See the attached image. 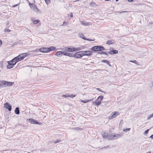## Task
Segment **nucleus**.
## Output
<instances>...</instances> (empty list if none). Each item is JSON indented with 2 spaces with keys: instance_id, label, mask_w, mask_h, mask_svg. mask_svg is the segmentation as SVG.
Listing matches in <instances>:
<instances>
[{
  "instance_id": "7c9ffc66",
  "label": "nucleus",
  "mask_w": 153,
  "mask_h": 153,
  "mask_svg": "<svg viewBox=\"0 0 153 153\" xmlns=\"http://www.w3.org/2000/svg\"><path fill=\"white\" fill-rule=\"evenodd\" d=\"M60 142V140H56V141H54L53 142L54 143H59V142Z\"/></svg>"
},
{
  "instance_id": "e433bc0d",
  "label": "nucleus",
  "mask_w": 153,
  "mask_h": 153,
  "mask_svg": "<svg viewBox=\"0 0 153 153\" xmlns=\"http://www.w3.org/2000/svg\"><path fill=\"white\" fill-rule=\"evenodd\" d=\"M45 0V1L46 2V3L47 4H48L49 3V1H50V0Z\"/></svg>"
},
{
  "instance_id": "412c9836",
  "label": "nucleus",
  "mask_w": 153,
  "mask_h": 153,
  "mask_svg": "<svg viewBox=\"0 0 153 153\" xmlns=\"http://www.w3.org/2000/svg\"><path fill=\"white\" fill-rule=\"evenodd\" d=\"M19 109L18 107H16V108L15 110V113L17 114H19Z\"/></svg>"
},
{
  "instance_id": "37998d69",
  "label": "nucleus",
  "mask_w": 153,
  "mask_h": 153,
  "mask_svg": "<svg viewBox=\"0 0 153 153\" xmlns=\"http://www.w3.org/2000/svg\"><path fill=\"white\" fill-rule=\"evenodd\" d=\"M108 54H111V51H108Z\"/></svg>"
},
{
  "instance_id": "a19ab883",
  "label": "nucleus",
  "mask_w": 153,
  "mask_h": 153,
  "mask_svg": "<svg viewBox=\"0 0 153 153\" xmlns=\"http://www.w3.org/2000/svg\"><path fill=\"white\" fill-rule=\"evenodd\" d=\"M127 11H121V12H119V13H126V12H127Z\"/></svg>"
},
{
  "instance_id": "f03ea898",
  "label": "nucleus",
  "mask_w": 153,
  "mask_h": 153,
  "mask_svg": "<svg viewBox=\"0 0 153 153\" xmlns=\"http://www.w3.org/2000/svg\"><path fill=\"white\" fill-rule=\"evenodd\" d=\"M105 49L104 47L100 45L94 46L91 48V50L94 51H102Z\"/></svg>"
},
{
  "instance_id": "f704fd0d",
  "label": "nucleus",
  "mask_w": 153,
  "mask_h": 153,
  "mask_svg": "<svg viewBox=\"0 0 153 153\" xmlns=\"http://www.w3.org/2000/svg\"><path fill=\"white\" fill-rule=\"evenodd\" d=\"M36 8H34V9L33 10H34V11H36V12H38V11H39V10L37 8L36 6Z\"/></svg>"
},
{
  "instance_id": "3c124183",
  "label": "nucleus",
  "mask_w": 153,
  "mask_h": 153,
  "mask_svg": "<svg viewBox=\"0 0 153 153\" xmlns=\"http://www.w3.org/2000/svg\"><path fill=\"white\" fill-rule=\"evenodd\" d=\"M65 23H66V22H65V21H64V22H63V25H64L65 24Z\"/></svg>"
},
{
  "instance_id": "f8f14e48",
  "label": "nucleus",
  "mask_w": 153,
  "mask_h": 153,
  "mask_svg": "<svg viewBox=\"0 0 153 153\" xmlns=\"http://www.w3.org/2000/svg\"><path fill=\"white\" fill-rule=\"evenodd\" d=\"M55 55L58 57H61L62 55H64V52L58 51L56 53Z\"/></svg>"
},
{
  "instance_id": "6e6552de",
  "label": "nucleus",
  "mask_w": 153,
  "mask_h": 153,
  "mask_svg": "<svg viewBox=\"0 0 153 153\" xmlns=\"http://www.w3.org/2000/svg\"><path fill=\"white\" fill-rule=\"evenodd\" d=\"M4 107L8 109L9 111H10L11 110V106L8 102H6L4 104Z\"/></svg>"
},
{
  "instance_id": "39448f33",
  "label": "nucleus",
  "mask_w": 153,
  "mask_h": 153,
  "mask_svg": "<svg viewBox=\"0 0 153 153\" xmlns=\"http://www.w3.org/2000/svg\"><path fill=\"white\" fill-rule=\"evenodd\" d=\"M83 56L82 51L78 52L74 55V57L77 58H80Z\"/></svg>"
},
{
  "instance_id": "603ef678",
  "label": "nucleus",
  "mask_w": 153,
  "mask_h": 153,
  "mask_svg": "<svg viewBox=\"0 0 153 153\" xmlns=\"http://www.w3.org/2000/svg\"><path fill=\"white\" fill-rule=\"evenodd\" d=\"M116 1H118L119 0H115Z\"/></svg>"
},
{
  "instance_id": "4468645a",
  "label": "nucleus",
  "mask_w": 153,
  "mask_h": 153,
  "mask_svg": "<svg viewBox=\"0 0 153 153\" xmlns=\"http://www.w3.org/2000/svg\"><path fill=\"white\" fill-rule=\"evenodd\" d=\"M78 36L79 37L81 38L82 39H83L86 40H90L88 39L85 38V36H84V35H83V34L82 33H80L79 34Z\"/></svg>"
},
{
  "instance_id": "5fc2aeb1",
  "label": "nucleus",
  "mask_w": 153,
  "mask_h": 153,
  "mask_svg": "<svg viewBox=\"0 0 153 153\" xmlns=\"http://www.w3.org/2000/svg\"><path fill=\"white\" fill-rule=\"evenodd\" d=\"M146 153H151V152Z\"/></svg>"
},
{
  "instance_id": "8fccbe9b",
  "label": "nucleus",
  "mask_w": 153,
  "mask_h": 153,
  "mask_svg": "<svg viewBox=\"0 0 153 153\" xmlns=\"http://www.w3.org/2000/svg\"><path fill=\"white\" fill-rule=\"evenodd\" d=\"M150 137L152 138V139H153V134L151 135Z\"/></svg>"
},
{
  "instance_id": "393cba45",
  "label": "nucleus",
  "mask_w": 153,
  "mask_h": 153,
  "mask_svg": "<svg viewBox=\"0 0 153 153\" xmlns=\"http://www.w3.org/2000/svg\"><path fill=\"white\" fill-rule=\"evenodd\" d=\"M90 5L93 7H95L97 6V5L94 2H92L90 3Z\"/></svg>"
},
{
  "instance_id": "c9c22d12",
  "label": "nucleus",
  "mask_w": 153,
  "mask_h": 153,
  "mask_svg": "<svg viewBox=\"0 0 153 153\" xmlns=\"http://www.w3.org/2000/svg\"><path fill=\"white\" fill-rule=\"evenodd\" d=\"M76 95L74 94H72L71 95H70L69 97H71V98H73L75 97Z\"/></svg>"
},
{
  "instance_id": "4be33fe9",
  "label": "nucleus",
  "mask_w": 153,
  "mask_h": 153,
  "mask_svg": "<svg viewBox=\"0 0 153 153\" xmlns=\"http://www.w3.org/2000/svg\"><path fill=\"white\" fill-rule=\"evenodd\" d=\"M81 23L82 24L85 25V26H88L90 25V23H87V22H85L84 21H81Z\"/></svg>"
},
{
  "instance_id": "2f4dec72",
  "label": "nucleus",
  "mask_w": 153,
  "mask_h": 153,
  "mask_svg": "<svg viewBox=\"0 0 153 153\" xmlns=\"http://www.w3.org/2000/svg\"><path fill=\"white\" fill-rule=\"evenodd\" d=\"M39 21L38 20H34L33 21V23L34 24H36L39 22Z\"/></svg>"
},
{
  "instance_id": "2eb2a0df",
  "label": "nucleus",
  "mask_w": 153,
  "mask_h": 153,
  "mask_svg": "<svg viewBox=\"0 0 153 153\" xmlns=\"http://www.w3.org/2000/svg\"><path fill=\"white\" fill-rule=\"evenodd\" d=\"M64 55L69 56L70 57H74V55L71 53L64 52Z\"/></svg>"
},
{
  "instance_id": "c85d7f7f",
  "label": "nucleus",
  "mask_w": 153,
  "mask_h": 153,
  "mask_svg": "<svg viewBox=\"0 0 153 153\" xmlns=\"http://www.w3.org/2000/svg\"><path fill=\"white\" fill-rule=\"evenodd\" d=\"M70 95L68 94H63L62 97H69Z\"/></svg>"
},
{
  "instance_id": "a878e982",
  "label": "nucleus",
  "mask_w": 153,
  "mask_h": 153,
  "mask_svg": "<svg viewBox=\"0 0 153 153\" xmlns=\"http://www.w3.org/2000/svg\"><path fill=\"white\" fill-rule=\"evenodd\" d=\"M98 54H105V55H108L107 54V53H106L105 52H103V51H100L99 52H98Z\"/></svg>"
},
{
  "instance_id": "aec40b11",
  "label": "nucleus",
  "mask_w": 153,
  "mask_h": 153,
  "mask_svg": "<svg viewBox=\"0 0 153 153\" xmlns=\"http://www.w3.org/2000/svg\"><path fill=\"white\" fill-rule=\"evenodd\" d=\"M29 5L31 9H33V10L34 9V8H36V6L34 4H31L30 3H29Z\"/></svg>"
},
{
  "instance_id": "ea45409f",
  "label": "nucleus",
  "mask_w": 153,
  "mask_h": 153,
  "mask_svg": "<svg viewBox=\"0 0 153 153\" xmlns=\"http://www.w3.org/2000/svg\"><path fill=\"white\" fill-rule=\"evenodd\" d=\"M10 30L9 29H5L4 30V31L5 32H10Z\"/></svg>"
},
{
  "instance_id": "4c0bfd02",
  "label": "nucleus",
  "mask_w": 153,
  "mask_h": 153,
  "mask_svg": "<svg viewBox=\"0 0 153 153\" xmlns=\"http://www.w3.org/2000/svg\"><path fill=\"white\" fill-rule=\"evenodd\" d=\"M81 101L84 103H85L88 102V100H81Z\"/></svg>"
},
{
  "instance_id": "473e14b6",
  "label": "nucleus",
  "mask_w": 153,
  "mask_h": 153,
  "mask_svg": "<svg viewBox=\"0 0 153 153\" xmlns=\"http://www.w3.org/2000/svg\"><path fill=\"white\" fill-rule=\"evenodd\" d=\"M129 62L134 63L136 64H137V61L136 60H133V61L130 60L129 61Z\"/></svg>"
},
{
  "instance_id": "6ab92c4d",
  "label": "nucleus",
  "mask_w": 153,
  "mask_h": 153,
  "mask_svg": "<svg viewBox=\"0 0 153 153\" xmlns=\"http://www.w3.org/2000/svg\"><path fill=\"white\" fill-rule=\"evenodd\" d=\"M102 62H103L104 63H106L107 65H108L109 66H111V65L110 64L109 62V61L107 60H102L101 61Z\"/></svg>"
},
{
  "instance_id": "423d86ee",
  "label": "nucleus",
  "mask_w": 153,
  "mask_h": 153,
  "mask_svg": "<svg viewBox=\"0 0 153 153\" xmlns=\"http://www.w3.org/2000/svg\"><path fill=\"white\" fill-rule=\"evenodd\" d=\"M103 98V97L102 96H100L98 97L95 101V104L97 105H99L100 104L101 101Z\"/></svg>"
},
{
  "instance_id": "09e8293b",
  "label": "nucleus",
  "mask_w": 153,
  "mask_h": 153,
  "mask_svg": "<svg viewBox=\"0 0 153 153\" xmlns=\"http://www.w3.org/2000/svg\"><path fill=\"white\" fill-rule=\"evenodd\" d=\"M92 64L93 65H94V63L93 62H91L90 63V64H89V65H91V64Z\"/></svg>"
},
{
  "instance_id": "f3484780",
  "label": "nucleus",
  "mask_w": 153,
  "mask_h": 153,
  "mask_svg": "<svg viewBox=\"0 0 153 153\" xmlns=\"http://www.w3.org/2000/svg\"><path fill=\"white\" fill-rule=\"evenodd\" d=\"M115 42V41L113 40H108L107 42L106 43L108 45H110L114 44Z\"/></svg>"
},
{
  "instance_id": "9b49d317",
  "label": "nucleus",
  "mask_w": 153,
  "mask_h": 153,
  "mask_svg": "<svg viewBox=\"0 0 153 153\" xmlns=\"http://www.w3.org/2000/svg\"><path fill=\"white\" fill-rule=\"evenodd\" d=\"M27 120L32 124H40V123L37 122L36 120L33 119H28Z\"/></svg>"
},
{
  "instance_id": "dca6fc26",
  "label": "nucleus",
  "mask_w": 153,
  "mask_h": 153,
  "mask_svg": "<svg viewBox=\"0 0 153 153\" xmlns=\"http://www.w3.org/2000/svg\"><path fill=\"white\" fill-rule=\"evenodd\" d=\"M114 113L112 114V115L111 117V119H112L115 117L118 114H119L117 112H114Z\"/></svg>"
},
{
  "instance_id": "9d476101",
  "label": "nucleus",
  "mask_w": 153,
  "mask_h": 153,
  "mask_svg": "<svg viewBox=\"0 0 153 153\" xmlns=\"http://www.w3.org/2000/svg\"><path fill=\"white\" fill-rule=\"evenodd\" d=\"M7 63H8V65L7 66V69H11L13 67L14 65L13 63H12L11 61H8Z\"/></svg>"
},
{
  "instance_id": "bb28decb",
  "label": "nucleus",
  "mask_w": 153,
  "mask_h": 153,
  "mask_svg": "<svg viewBox=\"0 0 153 153\" xmlns=\"http://www.w3.org/2000/svg\"><path fill=\"white\" fill-rule=\"evenodd\" d=\"M153 117V114H151L149 115V116L147 117V119L149 120Z\"/></svg>"
},
{
  "instance_id": "de8ad7c7",
  "label": "nucleus",
  "mask_w": 153,
  "mask_h": 153,
  "mask_svg": "<svg viewBox=\"0 0 153 153\" xmlns=\"http://www.w3.org/2000/svg\"><path fill=\"white\" fill-rule=\"evenodd\" d=\"M108 147V146L106 147V146H104V148H101V149H106Z\"/></svg>"
},
{
  "instance_id": "1a4fd4ad",
  "label": "nucleus",
  "mask_w": 153,
  "mask_h": 153,
  "mask_svg": "<svg viewBox=\"0 0 153 153\" xmlns=\"http://www.w3.org/2000/svg\"><path fill=\"white\" fill-rule=\"evenodd\" d=\"M121 137V135L119 134H114V135H112V140L117 139Z\"/></svg>"
},
{
  "instance_id": "cd10ccee",
  "label": "nucleus",
  "mask_w": 153,
  "mask_h": 153,
  "mask_svg": "<svg viewBox=\"0 0 153 153\" xmlns=\"http://www.w3.org/2000/svg\"><path fill=\"white\" fill-rule=\"evenodd\" d=\"M130 130V128H126V129H123V131H124L126 132L128 131H129Z\"/></svg>"
},
{
  "instance_id": "49530a36",
  "label": "nucleus",
  "mask_w": 153,
  "mask_h": 153,
  "mask_svg": "<svg viewBox=\"0 0 153 153\" xmlns=\"http://www.w3.org/2000/svg\"><path fill=\"white\" fill-rule=\"evenodd\" d=\"M70 17L71 18H72L73 17V14H72V13H71Z\"/></svg>"
},
{
  "instance_id": "b1692460",
  "label": "nucleus",
  "mask_w": 153,
  "mask_h": 153,
  "mask_svg": "<svg viewBox=\"0 0 153 153\" xmlns=\"http://www.w3.org/2000/svg\"><path fill=\"white\" fill-rule=\"evenodd\" d=\"M118 51L116 50H113L111 51V54H114L118 53Z\"/></svg>"
},
{
  "instance_id": "5701e85b",
  "label": "nucleus",
  "mask_w": 153,
  "mask_h": 153,
  "mask_svg": "<svg viewBox=\"0 0 153 153\" xmlns=\"http://www.w3.org/2000/svg\"><path fill=\"white\" fill-rule=\"evenodd\" d=\"M112 135H111L109 134H108L107 139L108 140H112Z\"/></svg>"
},
{
  "instance_id": "4d7b16f0",
  "label": "nucleus",
  "mask_w": 153,
  "mask_h": 153,
  "mask_svg": "<svg viewBox=\"0 0 153 153\" xmlns=\"http://www.w3.org/2000/svg\"><path fill=\"white\" fill-rule=\"evenodd\" d=\"M27 153H30V152H27Z\"/></svg>"
},
{
  "instance_id": "13d9d810",
  "label": "nucleus",
  "mask_w": 153,
  "mask_h": 153,
  "mask_svg": "<svg viewBox=\"0 0 153 153\" xmlns=\"http://www.w3.org/2000/svg\"><path fill=\"white\" fill-rule=\"evenodd\" d=\"M152 114H153V113H152Z\"/></svg>"
},
{
  "instance_id": "58836bf2",
  "label": "nucleus",
  "mask_w": 153,
  "mask_h": 153,
  "mask_svg": "<svg viewBox=\"0 0 153 153\" xmlns=\"http://www.w3.org/2000/svg\"><path fill=\"white\" fill-rule=\"evenodd\" d=\"M149 129H148L146 130L144 132V134H147L148 133V132L149 131Z\"/></svg>"
},
{
  "instance_id": "0eeeda50",
  "label": "nucleus",
  "mask_w": 153,
  "mask_h": 153,
  "mask_svg": "<svg viewBox=\"0 0 153 153\" xmlns=\"http://www.w3.org/2000/svg\"><path fill=\"white\" fill-rule=\"evenodd\" d=\"M84 56H91L92 54V52L89 51H82Z\"/></svg>"
},
{
  "instance_id": "72a5a7b5",
  "label": "nucleus",
  "mask_w": 153,
  "mask_h": 153,
  "mask_svg": "<svg viewBox=\"0 0 153 153\" xmlns=\"http://www.w3.org/2000/svg\"><path fill=\"white\" fill-rule=\"evenodd\" d=\"M36 8H34V9L33 10H34V11H36V12H38V11H39V10L37 8L36 6Z\"/></svg>"
},
{
  "instance_id": "864d4df0",
  "label": "nucleus",
  "mask_w": 153,
  "mask_h": 153,
  "mask_svg": "<svg viewBox=\"0 0 153 153\" xmlns=\"http://www.w3.org/2000/svg\"><path fill=\"white\" fill-rule=\"evenodd\" d=\"M13 46V45H11L12 46Z\"/></svg>"
},
{
  "instance_id": "79ce46f5",
  "label": "nucleus",
  "mask_w": 153,
  "mask_h": 153,
  "mask_svg": "<svg viewBox=\"0 0 153 153\" xmlns=\"http://www.w3.org/2000/svg\"><path fill=\"white\" fill-rule=\"evenodd\" d=\"M19 4H15L14 5H13V7H16L17 6H18V5Z\"/></svg>"
},
{
  "instance_id": "a18cd8bd",
  "label": "nucleus",
  "mask_w": 153,
  "mask_h": 153,
  "mask_svg": "<svg viewBox=\"0 0 153 153\" xmlns=\"http://www.w3.org/2000/svg\"><path fill=\"white\" fill-rule=\"evenodd\" d=\"M2 41L1 40H0V46L2 45Z\"/></svg>"
},
{
  "instance_id": "6e6d98bb",
  "label": "nucleus",
  "mask_w": 153,
  "mask_h": 153,
  "mask_svg": "<svg viewBox=\"0 0 153 153\" xmlns=\"http://www.w3.org/2000/svg\"><path fill=\"white\" fill-rule=\"evenodd\" d=\"M15 45H16V44L15 43H14Z\"/></svg>"
},
{
  "instance_id": "c03bdc74",
  "label": "nucleus",
  "mask_w": 153,
  "mask_h": 153,
  "mask_svg": "<svg viewBox=\"0 0 153 153\" xmlns=\"http://www.w3.org/2000/svg\"><path fill=\"white\" fill-rule=\"evenodd\" d=\"M97 90H98V91H100V92H103V91H101V90L100 89V88H97Z\"/></svg>"
},
{
  "instance_id": "a211bd4d",
  "label": "nucleus",
  "mask_w": 153,
  "mask_h": 153,
  "mask_svg": "<svg viewBox=\"0 0 153 153\" xmlns=\"http://www.w3.org/2000/svg\"><path fill=\"white\" fill-rule=\"evenodd\" d=\"M48 48V52L54 51L55 49V48L54 47L51 46L49 47Z\"/></svg>"
},
{
  "instance_id": "c756f323",
  "label": "nucleus",
  "mask_w": 153,
  "mask_h": 153,
  "mask_svg": "<svg viewBox=\"0 0 153 153\" xmlns=\"http://www.w3.org/2000/svg\"><path fill=\"white\" fill-rule=\"evenodd\" d=\"M107 134H108L105 133L104 134H103L102 135V137L104 138H105L106 139H107Z\"/></svg>"
},
{
  "instance_id": "ddd939ff",
  "label": "nucleus",
  "mask_w": 153,
  "mask_h": 153,
  "mask_svg": "<svg viewBox=\"0 0 153 153\" xmlns=\"http://www.w3.org/2000/svg\"><path fill=\"white\" fill-rule=\"evenodd\" d=\"M39 51L40 52L43 53L48 52V48L45 47L41 48L39 49Z\"/></svg>"
},
{
  "instance_id": "f257e3e1",
  "label": "nucleus",
  "mask_w": 153,
  "mask_h": 153,
  "mask_svg": "<svg viewBox=\"0 0 153 153\" xmlns=\"http://www.w3.org/2000/svg\"><path fill=\"white\" fill-rule=\"evenodd\" d=\"M29 55V54L27 55V53H24L20 54L18 56L15 57L11 61L12 63H13L14 65H16V63L19 61L23 60L27 56Z\"/></svg>"
},
{
  "instance_id": "7ed1b4c3",
  "label": "nucleus",
  "mask_w": 153,
  "mask_h": 153,
  "mask_svg": "<svg viewBox=\"0 0 153 153\" xmlns=\"http://www.w3.org/2000/svg\"><path fill=\"white\" fill-rule=\"evenodd\" d=\"M14 84L13 82H9L4 80L0 81V86H11Z\"/></svg>"
},
{
  "instance_id": "20e7f679",
  "label": "nucleus",
  "mask_w": 153,
  "mask_h": 153,
  "mask_svg": "<svg viewBox=\"0 0 153 153\" xmlns=\"http://www.w3.org/2000/svg\"><path fill=\"white\" fill-rule=\"evenodd\" d=\"M81 49V47H78L77 48H68L67 49V52H71L75 51H77L80 50Z\"/></svg>"
}]
</instances>
